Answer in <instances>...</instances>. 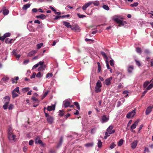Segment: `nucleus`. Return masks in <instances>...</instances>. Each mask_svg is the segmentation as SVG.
<instances>
[{
    "label": "nucleus",
    "mask_w": 153,
    "mask_h": 153,
    "mask_svg": "<svg viewBox=\"0 0 153 153\" xmlns=\"http://www.w3.org/2000/svg\"><path fill=\"white\" fill-rule=\"evenodd\" d=\"M53 75L52 73H49L48 74H47L46 75V76H53Z\"/></svg>",
    "instance_id": "59"
},
{
    "label": "nucleus",
    "mask_w": 153,
    "mask_h": 153,
    "mask_svg": "<svg viewBox=\"0 0 153 153\" xmlns=\"http://www.w3.org/2000/svg\"><path fill=\"white\" fill-rule=\"evenodd\" d=\"M30 89V88L29 87H26L25 88H23L22 89V91L23 93H25L27 92Z\"/></svg>",
    "instance_id": "25"
},
{
    "label": "nucleus",
    "mask_w": 153,
    "mask_h": 153,
    "mask_svg": "<svg viewBox=\"0 0 153 153\" xmlns=\"http://www.w3.org/2000/svg\"><path fill=\"white\" fill-rule=\"evenodd\" d=\"M153 87V82L150 84L146 88L148 90L151 89Z\"/></svg>",
    "instance_id": "33"
},
{
    "label": "nucleus",
    "mask_w": 153,
    "mask_h": 153,
    "mask_svg": "<svg viewBox=\"0 0 153 153\" xmlns=\"http://www.w3.org/2000/svg\"><path fill=\"white\" fill-rule=\"evenodd\" d=\"M74 103L75 105H76V107L78 109L80 110V108L79 105V104L77 102H74Z\"/></svg>",
    "instance_id": "41"
},
{
    "label": "nucleus",
    "mask_w": 153,
    "mask_h": 153,
    "mask_svg": "<svg viewBox=\"0 0 153 153\" xmlns=\"http://www.w3.org/2000/svg\"><path fill=\"white\" fill-rule=\"evenodd\" d=\"M9 78L8 77H3L1 79V81L6 82L8 81Z\"/></svg>",
    "instance_id": "31"
},
{
    "label": "nucleus",
    "mask_w": 153,
    "mask_h": 153,
    "mask_svg": "<svg viewBox=\"0 0 153 153\" xmlns=\"http://www.w3.org/2000/svg\"><path fill=\"white\" fill-rule=\"evenodd\" d=\"M53 120L54 119L53 117L50 116L48 117L47 120L48 123L50 124H52L53 123Z\"/></svg>",
    "instance_id": "13"
},
{
    "label": "nucleus",
    "mask_w": 153,
    "mask_h": 153,
    "mask_svg": "<svg viewBox=\"0 0 153 153\" xmlns=\"http://www.w3.org/2000/svg\"><path fill=\"white\" fill-rule=\"evenodd\" d=\"M33 140H30L29 142V144L30 145L32 146L33 145Z\"/></svg>",
    "instance_id": "64"
},
{
    "label": "nucleus",
    "mask_w": 153,
    "mask_h": 153,
    "mask_svg": "<svg viewBox=\"0 0 153 153\" xmlns=\"http://www.w3.org/2000/svg\"><path fill=\"white\" fill-rule=\"evenodd\" d=\"M138 142V141L137 140H134L133 142L131 144V146L132 149H134L136 147L137 145Z\"/></svg>",
    "instance_id": "10"
},
{
    "label": "nucleus",
    "mask_w": 153,
    "mask_h": 153,
    "mask_svg": "<svg viewBox=\"0 0 153 153\" xmlns=\"http://www.w3.org/2000/svg\"><path fill=\"white\" fill-rule=\"evenodd\" d=\"M105 62H106V66H107V68L108 69H111V68H110V66L109 65L108 62V60H106Z\"/></svg>",
    "instance_id": "53"
},
{
    "label": "nucleus",
    "mask_w": 153,
    "mask_h": 153,
    "mask_svg": "<svg viewBox=\"0 0 153 153\" xmlns=\"http://www.w3.org/2000/svg\"><path fill=\"white\" fill-rule=\"evenodd\" d=\"M43 76L40 72H39L36 75V76Z\"/></svg>",
    "instance_id": "63"
},
{
    "label": "nucleus",
    "mask_w": 153,
    "mask_h": 153,
    "mask_svg": "<svg viewBox=\"0 0 153 153\" xmlns=\"http://www.w3.org/2000/svg\"><path fill=\"white\" fill-rule=\"evenodd\" d=\"M36 17L38 19H39L42 20H43L46 18V16L45 15L41 14L39 15L36 16Z\"/></svg>",
    "instance_id": "18"
},
{
    "label": "nucleus",
    "mask_w": 153,
    "mask_h": 153,
    "mask_svg": "<svg viewBox=\"0 0 153 153\" xmlns=\"http://www.w3.org/2000/svg\"><path fill=\"white\" fill-rule=\"evenodd\" d=\"M31 99L34 102H37L38 103L39 102V101L38 99L36 98L34 96H33L31 98Z\"/></svg>",
    "instance_id": "32"
},
{
    "label": "nucleus",
    "mask_w": 153,
    "mask_h": 153,
    "mask_svg": "<svg viewBox=\"0 0 153 153\" xmlns=\"http://www.w3.org/2000/svg\"><path fill=\"white\" fill-rule=\"evenodd\" d=\"M45 67L44 65H41L38 68V70L39 71H42L45 70Z\"/></svg>",
    "instance_id": "29"
},
{
    "label": "nucleus",
    "mask_w": 153,
    "mask_h": 153,
    "mask_svg": "<svg viewBox=\"0 0 153 153\" xmlns=\"http://www.w3.org/2000/svg\"><path fill=\"white\" fill-rule=\"evenodd\" d=\"M55 105H53L51 106H48V107L47 109L49 111H54L55 109Z\"/></svg>",
    "instance_id": "14"
},
{
    "label": "nucleus",
    "mask_w": 153,
    "mask_h": 153,
    "mask_svg": "<svg viewBox=\"0 0 153 153\" xmlns=\"http://www.w3.org/2000/svg\"><path fill=\"white\" fill-rule=\"evenodd\" d=\"M34 23L39 24L41 23V22L38 20H36L34 21Z\"/></svg>",
    "instance_id": "62"
},
{
    "label": "nucleus",
    "mask_w": 153,
    "mask_h": 153,
    "mask_svg": "<svg viewBox=\"0 0 153 153\" xmlns=\"http://www.w3.org/2000/svg\"><path fill=\"white\" fill-rule=\"evenodd\" d=\"M91 5V3H90V1H89L85 4V5L82 7V9L83 10H85L88 7Z\"/></svg>",
    "instance_id": "17"
},
{
    "label": "nucleus",
    "mask_w": 153,
    "mask_h": 153,
    "mask_svg": "<svg viewBox=\"0 0 153 153\" xmlns=\"http://www.w3.org/2000/svg\"><path fill=\"white\" fill-rule=\"evenodd\" d=\"M102 145V143L101 140L99 139L97 143V146L99 148H101Z\"/></svg>",
    "instance_id": "30"
},
{
    "label": "nucleus",
    "mask_w": 153,
    "mask_h": 153,
    "mask_svg": "<svg viewBox=\"0 0 153 153\" xmlns=\"http://www.w3.org/2000/svg\"><path fill=\"white\" fill-rule=\"evenodd\" d=\"M10 36V33H7L4 35L5 38L6 37H9Z\"/></svg>",
    "instance_id": "47"
},
{
    "label": "nucleus",
    "mask_w": 153,
    "mask_h": 153,
    "mask_svg": "<svg viewBox=\"0 0 153 153\" xmlns=\"http://www.w3.org/2000/svg\"><path fill=\"white\" fill-rule=\"evenodd\" d=\"M9 11L7 9H5L3 10V14L4 15H6L9 13Z\"/></svg>",
    "instance_id": "27"
},
{
    "label": "nucleus",
    "mask_w": 153,
    "mask_h": 153,
    "mask_svg": "<svg viewBox=\"0 0 153 153\" xmlns=\"http://www.w3.org/2000/svg\"><path fill=\"white\" fill-rule=\"evenodd\" d=\"M96 131V128H94L91 129V133L92 134H94L95 133Z\"/></svg>",
    "instance_id": "44"
},
{
    "label": "nucleus",
    "mask_w": 153,
    "mask_h": 153,
    "mask_svg": "<svg viewBox=\"0 0 153 153\" xmlns=\"http://www.w3.org/2000/svg\"><path fill=\"white\" fill-rule=\"evenodd\" d=\"M116 146V144L114 143H112L109 146V148L111 149H112L115 147Z\"/></svg>",
    "instance_id": "34"
},
{
    "label": "nucleus",
    "mask_w": 153,
    "mask_h": 153,
    "mask_svg": "<svg viewBox=\"0 0 153 153\" xmlns=\"http://www.w3.org/2000/svg\"><path fill=\"white\" fill-rule=\"evenodd\" d=\"M90 3H91V5L93 4L94 6H98L100 4L99 1H90Z\"/></svg>",
    "instance_id": "21"
},
{
    "label": "nucleus",
    "mask_w": 153,
    "mask_h": 153,
    "mask_svg": "<svg viewBox=\"0 0 153 153\" xmlns=\"http://www.w3.org/2000/svg\"><path fill=\"white\" fill-rule=\"evenodd\" d=\"M149 82L147 81L145 82L143 84V87L144 88H146L148 85L149 84Z\"/></svg>",
    "instance_id": "50"
},
{
    "label": "nucleus",
    "mask_w": 153,
    "mask_h": 153,
    "mask_svg": "<svg viewBox=\"0 0 153 153\" xmlns=\"http://www.w3.org/2000/svg\"><path fill=\"white\" fill-rule=\"evenodd\" d=\"M30 6V4L29 3L25 4L22 7V9L24 10H26Z\"/></svg>",
    "instance_id": "19"
},
{
    "label": "nucleus",
    "mask_w": 153,
    "mask_h": 153,
    "mask_svg": "<svg viewBox=\"0 0 153 153\" xmlns=\"http://www.w3.org/2000/svg\"><path fill=\"white\" fill-rule=\"evenodd\" d=\"M63 140V137H61L60 138V140L59 142V143L57 146V148H59L62 144Z\"/></svg>",
    "instance_id": "22"
},
{
    "label": "nucleus",
    "mask_w": 153,
    "mask_h": 153,
    "mask_svg": "<svg viewBox=\"0 0 153 153\" xmlns=\"http://www.w3.org/2000/svg\"><path fill=\"white\" fill-rule=\"evenodd\" d=\"M134 70V67L132 65L129 66L127 68V71L129 73H132Z\"/></svg>",
    "instance_id": "15"
},
{
    "label": "nucleus",
    "mask_w": 153,
    "mask_h": 153,
    "mask_svg": "<svg viewBox=\"0 0 153 153\" xmlns=\"http://www.w3.org/2000/svg\"><path fill=\"white\" fill-rule=\"evenodd\" d=\"M60 18H61V16H56L54 19V20H56L58 19H60Z\"/></svg>",
    "instance_id": "57"
},
{
    "label": "nucleus",
    "mask_w": 153,
    "mask_h": 153,
    "mask_svg": "<svg viewBox=\"0 0 153 153\" xmlns=\"http://www.w3.org/2000/svg\"><path fill=\"white\" fill-rule=\"evenodd\" d=\"M4 100L3 101V103H4L3 105V108L4 109H7V108L10 110H12L14 108V105L12 104L10 105L8 107V105L10 101V97L9 96H6L4 97L3 98Z\"/></svg>",
    "instance_id": "1"
},
{
    "label": "nucleus",
    "mask_w": 153,
    "mask_h": 153,
    "mask_svg": "<svg viewBox=\"0 0 153 153\" xmlns=\"http://www.w3.org/2000/svg\"><path fill=\"white\" fill-rule=\"evenodd\" d=\"M123 140L122 139H120L118 143V146H121L122 145L123 143Z\"/></svg>",
    "instance_id": "35"
},
{
    "label": "nucleus",
    "mask_w": 153,
    "mask_h": 153,
    "mask_svg": "<svg viewBox=\"0 0 153 153\" xmlns=\"http://www.w3.org/2000/svg\"><path fill=\"white\" fill-rule=\"evenodd\" d=\"M44 63V62L43 61H42L39 62L37 64H38V66L40 65V66H41V65H43Z\"/></svg>",
    "instance_id": "55"
},
{
    "label": "nucleus",
    "mask_w": 153,
    "mask_h": 153,
    "mask_svg": "<svg viewBox=\"0 0 153 153\" xmlns=\"http://www.w3.org/2000/svg\"><path fill=\"white\" fill-rule=\"evenodd\" d=\"M138 2H134V3L130 4V6L131 7H135L138 6Z\"/></svg>",
    "instance_id": "42"
},
{
    "label": "nucleus",
    "mask_w": 153,
    "mask_h": 153,
    "mask_svg": "<svg viewBox=\"0 0 153 153\" xmlns=\"http://www.w3.org/2000/svg\"><path fill=\"white\" fill-rule=\"evenodd\" d=\"M153 108V106H149L147 108L145 112L146 115H147L150 114Z\"/></svg>",
    "instance_id": "12"
},
{
    "label": "nucleus",
    "mask_w": 153,
    "mask_h": 153,
    "mask_svg": "<svg viewBox=\"0 0 153 153\" xmlns=\"http://www.w3.org/2000/svg\"><path fill=\"white\" fill-rule=\"evenodd\" d=\"M43 43H41L39 44H38L37 45V49H39L41 48L43 46Z\"/></svg>",
    "instance_id": "36"
},
{
    "label": "nucleus",
    "mask_w": 153,
    "mask_h": 153,
    "mask_svg": "<svg viewBox=\"0 0 153 153\" xmlns=\"http://www.w3.org/2000/svg\"><path fill=\"white\" fill-rule=\"evenodd\" d=\"M109 134L108 132L107 131V132H105V136L104 137V138L105 139H106L109 136Z\"/></svg>",
    "instance_id": "48"
},
{
    "label": "nucleus",
    "mask_w": 153,
    "mask_h": 153,
    "mask_svg": "<svg viewBox=\"0 0 153 153\" xmlns=\"http://www.w3.org/2000/svg\"><path fill=\"white\" fill-rule=\"evenodd\" d=\"M49 8L50 9H51L52 10V11H53L54 12H56V10L52 6H50L49 7Z\"/></svg>",
    "instance_id": "61"
},
{
    "label": "nucleus",
    "mask_w": 153,
    "mask_h": 153,
    "mask_svg": "<svg viewBox=\"0 0 153 153\" xmlns=\"http://www.w3.org/2000/svg\"><path fill=\"white\" fill-rule=\"evenodd\" d=\"M59 113V115L60 116H62L64 114V112L63 110H60Z\"/></svg>",
    "instance_id": "39"
},
{
    "label": "nucleus",
    "mask_w": 153,
    "mask_h": 153,
    "mask_svg": "<svg viewBox=\"0 0 153 153\" xmlns=\"http://www.w3.org/2000/svg\"><path fill=\"white\" fill-rule=\"evenodd\" d=\"M128 91H125L123 92V94H126V95L125 96V97H127L128 95Z\"/></svg>",
    "instance_id": "52"
},
{
    "label": "nucleus",
    "mask_w": 153,
    "mask_h": 153,
    "mask_svg": "<svg viewBox=\"0 0 153 153\" xmlns=\"http://www.w3.org/2000/svg\"><path fill=\"white\" fill-rule=\"evenodd\" d=\"M8 137L11 142H15L16 141V135L12 132H10V131L8 132Z\"/></svg>",
    "instance_id": "2"
},
{
    "label": "nucleus",
    "mask_w": 153,
    "mask_h": 153,
    "mask_svg": "<svg viewBox=\"0 0 153 153\" xmlns=\"http://www.w3.org/2000/svg\"><path fill=\"white\" fill-rule=\"evenodd\" d=\"M12 94L13 97V98L17 97L18 95L17 93H16L15 92H14V91H13L12 92Z\"/></svg>",
    "instance_id": "38"
},
{
    "label": "nucleus",
    "mask_w": 153,
    "mask_h": 153,
    "mask_svg": "<svg viewBox=\"0 0 153 153\" xmlns=\"http://www.w3.org/2000/svg\"><path fill=\"white\" fill-rule=\"evenodd\" d=\"M12 55H14L15 56L16 55V50H14L12 52Z\"/></svg>",
    "instance_id": "56"
},
{
    "label": "nucleus",
    "mask_w": 153,
    "mask_h": 153,
    "mask_svg": "<svg viewBox=\"0 0 153 153\" xmlns=\"http://www.w3.org/2000/svg\"><path fill=\"white\" fill-rule=\"evenodd\" d=\"M101 88L97 87L96 86L95 87V92L96 93H99L101 91Z\"/></svg>",
    "instance_id": "26"
},
{
    "label": "nucleus",
    "mask_w": 153,
    "mask_h": 153,
    "mask_svg": "<svg viewBox=\"0 0 153 153\" xmlns=\"http://www.w3.org/2000/svg\"><path fill=\"white\" fill-rule=\"evenodd\" d=\"M136 113V109L132 110L131 112H128L127 114L126 117L128 118L133 117Z\"/></svg>",
    "instance_id": "5"
},
{
    "label": "nucleus",
    "mask_w": 153,
    "mask_h": 153,
    "mask_svg": "<svg viewBox=\"0 0 153 153\" xmlns=\"http://www.w3.org/2000/svg\"><path fill=\"white\" fill-rule=\"evenodd\" d=\"M109 116L105 115H103L101 118V123H104L107 122L109 120Z\"/></svg>",
    "instance_id": "7"
},
{
    "label": "nucleus",
    "mask_w": 153,
    "mask_h": 153,
    "mask_svg": "<svg viewBox=\"0 0 153 153\" xmlns=\"http://www.w3.org/2000/svg\"><path fill=\"white\" fill-rule=\"evenodd\" d=\"M19 87H17L15 88L14 89V90L13 91H14V92L16 91L18 93H19Z\"/></svg>",
    "instance_id": "45"
},
{
    "label": "nucleus",
    "mask_w": 153,
    "mask_h": 153,
    "mask_svg": "<svg viewBox=\"0 0 153 153\" xmlns=\"http://www.w3.org/2000/svg\"><path fill=\"white\" fill-rule=\"evenodd\" d=\"M110 64L111 66L113 67L114 65V61L112 59L110 61Z\"/></svg>",
    "instance_id": "49"
},
{
    "label": "nucleus",
    "mask_w": 153,
    "mask_h": 153,
    "mask_svg": "<svg viewBox=\"0 0 153 153\" xmlns=\"http://www.w3.org/2000/svg\"><path fill=\"white\" fill-rule=\"evenodd\" d=\"M103 8L106 10H109V8L108 6L105 5H104L102 6Z\"/></svg>",
    "instance_id": "37"
},
{
    "label": "nucleus",
    "mask_w": 153,
    "mask_h": 153,
    "mask_svg": "<svg viewBox=\"0 0 153 153\" xmlns=\"http://www.w3.org/2000/svg\"><path fill=\"white\" fill-rule=\"evenodd\" d=\"M139 121L140 120L139 119H137L131 125L130 127V130L132 132H135V131L134 130V129L136 128V126L138 125Z\"/></svg>",
    "instance_id": "4"
},
{
    "label": "nucleus",
    "mask_w": 153,
    "mask_h": 153,
    "mask_svg": "<svg viewBox=\"0 0 153 153\" xmlns=\"http://www.w3.org/2000/svg\"><path fill=\"white\" fill-rule=\"evenodd\" d=\"M10 41L8 38L6 39L5 40V42L7 44H10Z\"/></svg>",
    "instance_id": "58"
},
{
    "label": "nucleus",
    "mask_w": 153,
    "mask_h": 153,
    "mask_svg": "<svg viewBox=\"0 0 153 153\" xmlns=\"http://www.w3.org/2000/svg\"><path fill=\"white\" fill-rule=\"evenodd\" d=\"M78 16L80 18H83L86 17V16L84 15L80 14L79 13L77 14Z\"/></svg>",
    "instance_id": "51"
},
{
    "label": "nucleus",
    "mask_w": 153,
    "mask_h": 153,
    "mask_svg": "<svg viewBox=\"0 0 153 153\" xmlns=\"http://www.w3.org/2000/svg\"><path fill=\"white\" fill-rule=\"evenodd\" d=\"M19 79V77H16V78L15 79H14L12 78V83H16V81L18 80Z\"/></svg>",
    "instance_id": "40"
},
{
    "label": "nucleus",
    "mask_w": 153,
    "mask_h": 153,
    "mask_svg": "<svg viewBox=\"0 0 153 153\" xmlns=\"http://www.w3.org/2000/svg\"><path fill=\"white\" fill-rule=\"evenodd\" d=\"M96 86L100 88H101L102 87V84L100 80H98L97 83H96Z\"/></svg>",
    "instance_id": "28"
},
{
    "label": "nucleus",
    "mask_w": 153,
    "mask_h": 153,
    "mask_svg": "<svg viewBox=\"0 0 153 153\" xmlns=\"http://www.w3.org/2000/svg\"><path fill=\"white\" fill-rule=\"evenodd\" d=\"M38 66V64H36L33 66L32 67V69L34 70L36 69Z\"/></svg>",
    "instance_id": "54"
},
{
    "label": "nucleus",
    "mask_w": 153,
    "mask_h": 153,
    "mask_svg": "<svg viewBox=\"0 0 153 153\" xmlns=\"http://www.w3.org/2000/svg\"><path fill=\"white\" fill-rule=\"evenodd\" d=\"M113 128V127L112 126L110 125L107 129V131L108 132L109 134H111L115 132L114 130H112Z\"/></svg>",
    "instance_id": "8"
},
{
    "label": "nucleus",
    "mask_w": 153,
    "mask_h": 153,
    "mask_svg": "<svg viewBox=\"0 0 153 153\" xmlns=\"http://www.w3.org/2000/svg\"><path fill=\"white\" fill-rule=\"evenodd\" d=\"M144 53L146 54H149L150 53V52L149 50L148 49H146L144 51Z\"/></svg>",
    "instance_id": "60"
},
{
    "label": "nucleus",
    "mask_w": 153,
    "mask_h": 153,
    "mask_svg": "<svg viewBox=\"0 0 153 153\" xmlns=\"http://www.w3.org/2000/svg\"><path fill=\"white\" fill-rule=\"evenodd\" d=\"M94 145V143H88L87 144H85V146L87 147H92Z\"/></svg>",
    "instance_id": "24"
},
{
    "label": "nucleus",
    "mask_w": 153,
    "mask_h": 153,
    "mask_svg": "<svg viewBox=\"0 0 153 153\" xmlns=\"http://www.w3.org/2000/svg\"><path fill=\"white\" fill-rule=\"evenodd\" d=\"M113 19L118 24H120L119 25L120 26L121 25L123 26L125 24L127 23L126 21H123L120 20L118 17H115Z\"/></svg>",
    "instance_id": "3"
},
{
    "label": "nucleus",
    "mask_w": 153,
    "mask_h": 153,
    "mask_svg": "<svg viewBox=\"0 0 153 153\" xmlns=\"http://www.w3.org/2000/svg\"><path fill=\"white\" fill-rule=\"evenodd\" d=\"M35 143L36 144H39L42 146H44V144L42 141L40 139L39 136H37L35 138Z\"/></svg>",
    "instance_id": "6"
},
{
    "label": "nucleus",
    "mask_w": 153,
    "mask_h": 153,
    "mask_svg": "<svg viewBox=\"0 0 153 153\" xmlns=\"http://www.w3.org/2000/svg\"><path fill=\"white\" fill-rule=\"evenodd\" d=\"M136 51L137 53L140 54L141 53V48L137 47L136 48Z\"/></svg>",
    "instance_id": "46"
},
{
    "label": "nucleus",
    "mask_w": 153,
    "mask_h": 153,
    "mask_svg": "<svg viewBox=\"0 0 153 153\" xmlns=\"http://www.w3.org/2000/svg\"><path fill=\"white\" fill-rule=\"evenodd\" d=\"M112 79V77H110L106 79L105 81V83L107 85H109L111 84V81Z\"/></svg>",
    "instance_id": "16"
},
{
    "label": "nucleus",
    "mask_w": 153,
    "mask_h": 153,
    "mask_svg": "<svg viewBox=\"0 0 153 153\" xmlns=\"http://www.w3.org/2000/svg\"><path fill=\"white\" fill-rule=\"evenodd\" d=\"M71 29L74 31H79L80 30L79 27L77 25L75 26H71Z\"/></svg>",
    "instance_id": "11"
},
{
    "label": "nucleus",
    "mask_w": 153,
    "mask_h": 153,
    "mask_svg": "<svg viewBox=\"0 0 153 153\" xmlns=\"http://www.w3.org/2000/svg\"><path fill=\"white\" fill-rule=\"evenodd\" d=\"M135 61L136 62V65L139 67H140V66H141V64L140 63V62L137 60H136V59H135Z\"/></svg>",
    "instance_id": "43"
},
{
    "label": "nucleus",
    "mask_w": 153,
    "mask_h": 153,
    "mask_svg": "<svg viewBox=\"0 0 153 153\" xmlns=\"http://www.w3.org/2000/svg\"><path fill=\"white\" fill-rule=\"evenodd\" d=\"M63 25L68 28L71 27V26L69 23L65 21H63Z\"/></svg>",
    "instance_id": "20"
},
{
    "label": "nucleus",
    "mask_w": 153,
    "mask_h": 153,
    "mask_svg": "<svg viewBox=\"0 0 153 153\" xmlns=\"http://www.w3.org/2000/svg\"><path fill=\"white\" fill-rule=\"evenodd\" d=\"M70 102L67 100H65L63 102V105L65 108L70 106Z\"/></svg>",
    "instance_id": "9"
},
{
    "label": "nucleus",
    "mask_w": 153,
    "mask_h": 153,
    "mask_svg": "<svg viewBox=\"0 0 153 153\" xmlns=\"http://www.w3.org/2000/svg\"><path fill=\"white\" fill-rule=\"evenodd\" d=\"M100 53L101 55L103 56V57L106 59V60H108V58L105 53L103 51L101 52Z\"/></svg>",
    "instance_id": "23"
}]
</instances>
